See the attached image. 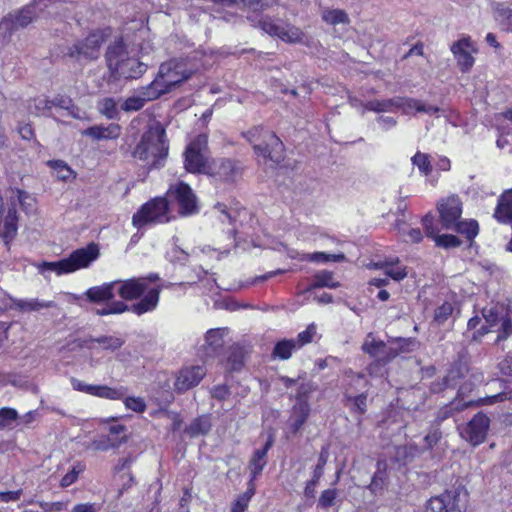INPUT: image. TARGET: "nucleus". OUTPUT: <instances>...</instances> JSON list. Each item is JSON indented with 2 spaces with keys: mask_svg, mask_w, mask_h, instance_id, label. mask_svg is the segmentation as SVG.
<instances>
[{
  "mask_svg": "<svg viewBox=\"0 0 512 512\" xmlns=\"http://www.w3.org/2000/svg\"><path fill=\"white\" fill-rule=\"evenodd\" d=\"M134 461L135 457L131 454L120 458L115 466V471L119 474L130 472L131 465Z\"/></svg>",
  "mask_w": 512,
  "mask_h": 512,
  "instance_id": "61",
  "label": "nucleus"
},
{
  "mask_svg": "<svg viewBox=\"0 0 512 512\" xmlns=\"http://www.w3.org/2000/svg\"><path fill=\"white\" fill-rule=\"evenodd\" d=\"M453 310H454V308L451 303L444 302L441 306H439L435 310V314H434L435 321H437L440 324L444 323L449 318V316L452 315Z\"/></svg>",
  "mask_w": 512,
  "mask_h": 512,
  "instance_id": "55",
  "label": "nucleus"
},
{
  "mask_svg": "<svg viewBox=\"0 0 512 512\" xmlns=\"http://www.w3.org/2000/svg\"><path fill=\"white\" fill-rule=\"evenodd\" d=\"M223 330L221 329H210L205 336V341L212 350H216L222 347L223 341Z\"/></svg>",
  "mask_w": 512,
  "mask_h": 512,
  "instance_id": "53",
  "label": "nucleus"
},
{
  "mask_svg": "<svg viewBox=\"0 0 512 512\" xmlns=\"http://www.w3.org/2000/svg\"><path fill=\"white\" fill-rule=\"evenodd\" d=\"M49 1L50 0H33L32 3L8 13L6 17L10 18L15 30L25 28L38 17L43 7H48L47 2Z\"/></svg>",
  "mask_w": 512,
  "mask_h": 512,
  "instance_id": "19",
  "label": "nucleus"
},
{
  "mask_svg": "<svg viewBox=\"0 0 512 512\" xmlns=\"http://www.w3.org/2000/svg\"><path fill=\"white\" fill-rule=\"evenodd\" d=\"M243 137L252 144L257 156L279 164L284 159V145L279 137L271 130L255 126L243 133Z\"/></svg>",
  "mask_w": 512,
  "mask_h": 512,
  "instance_id": "5",
  "label": "nucleus"
},
{
  "mask_svg": "<svg viewBox=\"0 0 512 512\" xmlns=\"http://www.w3.org/2000/svg\"><path fill=\"white\" fill-rule=\"evenodd\" d=\"M467 492L461 488L445 491L439 496L429 499L426 506V512H449L451 510H460V502L465 501Z\"/></svg>",
  "mask_w": 512,
  "mask_h": 512,
  "instance_id": "15",
  "label": "nucleus"
},
{
  "mask_svg": "<svg viewBox=\"0 0 512 512\" xmlns=\"http://www.w3.org/2000/svg\"><path fill=\"white\" fill-rule=\"evenodd\" d=\"M473 404V401H463V400H460L458 399V397L452 401L450 403L449 406H447L444 411H443V419L444 418H448L449 416H451V412L452 411H462L466 408H468L469 406H471Z\"/></svg>",
  "mask_w": 512,
  "mask_h": 512,
  "instance_id": "58",
  "label": "nucleus"
},
{
  "mask_svg": "<svg viewBox=\"0 0 512 512\" xmlns=\"http://www.w3.org/2000/svg\"><path fill=\"white\" fill-rule=\"evenodd\" d=\"M298 260L309 261L317 263H325L329 261L342 262L345 260V255L340 254H329L325 252H314V253H302L298 255Z\"/></svg>",
  "mask_w": 512,
  "mask_h": 512,
  "instance_id": "33",
  "label": "nucleus"
},
{
  "mask_svg": "<svg viewBox=\"0 0 512 512\" xmlns=\"http://www.w3.org/2000/svg\"><path fill=\"white\" fill-rule=\"evenodd\" d=\"M463 377H464V375H463L462 367L459 365L453 366L448 371L447 375L443 378L442 384L433 383L431 386V390L434 393H438L441 390H443L444 388L456 387L459 383V380Z\"/></svg>",
  "mask_w": 512,
  "mask_h": 512,
  "instance_id": "31",
  "label": "nucleus"
},
{
  "mask_svg": "<svg viewBox=\"0 0 512 512\" xmlns=\"http://www.w3.org/2000/svg\"><path fill=\"white\" fill-rule=\"evenodd\" d=\"M396 97L385 100H371L365 103V109L374 112H394L396 111Z\"/></svg>",
  "mask_w": 512,
  "mask_h": 512,
  "instance_id": "44",
  "label": "nucleus"
},
{
  "mask_svg": "<svg viewBox=\"0 0 512 512\" xmlns=\"http://www.w3.org/2000/svg\"><path fill=\"white\" fill-rule=\"evenodd\" d=\"M207 371L203 365L185 366L176 375L174 388L179 393L186 392L197 386L205 377Z\"/></svg>",
  "mask_w": 512,
  "mask_h": 512,
  "instance_id": "21",
  "label": "nucleus"
},
{
  "mask_svg": "<svg viewBox=\"0 0 512 512\" xmlns=\"http://www.w3.org/2000/svg\"><path fill=\"white\" fill-rule=\"evenodd\" d=\"M212 427L210 417L207 415L200 416L194 419L189 427L187 428V433L191 437H196L199 435L207 434Z\"/></svg>",
  "mask_w": 512,
  "mask_h": 512,
  "instance_id": "39",
  "label": "nucleus"
},
{
  "mask_svg": "<svg viewBox=\"0 0 512 512\" xmlns=\"http://www.w3.org/2000/svg\"><path fill=\"white\" fill-rule=\"evenodd\" d=\"M110 35V29H97L90 32L83 40L68 47L67 54L77 60H95L100 55L101 45Z\"/></svg>",
  "mask_w": 512,
  "mask_h": 512,
  "instance_id": "9",
  "label": "nucleus"
},
{
  "mask_svg": "<svg viewBox=\"0 0 512 512\" xmlns=\"http://www.w3.org/2000/svg\"><path fill=\"white\" fill-rule=\"evenodd\" d=\"M494 217L501 223L512 221V189L505 191L499 197Z\"/></svg>",
  "mask_w": 512,
  "mask_h": 512,
  "instance_id": "30",
  "label": "nucleus"
},
{
  "mask_svg": "<svg viewBox=\"0 0 512 512\" xmlns=\"http://www.w3.org/2000/svg\"><path fill=\"white\" fill-rule=\"evenodd\" d=\"M160 277L157 273H150L144 277H133L125 280H116V292L124 300H140L129 306L130 312L141 316L154 311L160 299L163 286L158 283Z\"/></svg>",
  "mask_w": 512,
  "mask_h": 512,
  "instance_id": "1",
  "label": "nucleus"
},
{
  "mask_svg": "<svg viewBox=\"0 0 512 512\" xmlns=\"http://www.w3.org/2000/svg\"><path fill=\"white\" fill-rule=\"evenodd\" d=\"M105 59L108 69L115 79H138L149 66L140 57L132 55V51L129 50L122 38L108 46Z\"/></svg>",
  "mask_w": 512,
  "mask_h": 512,
  "instance_id": "2",
  "label": "nucleus"
},
{
  "mask_svg": "<svg viewBox=\"0 0 512 512\" xmlns=\"http://www.w3.org/2000/svg\"><path fill=\"white\" fill-rule=\"evenodd\" d=\"M494 17L503 30L512 32V9L497 3L494 8Z\"/></svg>",
  "mask_w": 512,
  "mask_h": 512,
  "instance_id": "37",
  "label": "nucleus"
},
{
  "mask_svg": "<svg viewBox=\"0 0 512 512\" xmlns=\"http://www.w3.org/2000/svg\"><path fill=\"white\" fill-rule=\"evenodd\" d=\"M129 310V306L122 301H114L105 308L97 309L95 313L99 316L121 314Z\"/></svg>",
  "mask_w": 512,
  "mask_h": 512,
  "instance_id": "52",
  "label": "nucleus"
},
{
  "mask_svg": "<svg viewBox=\"0 0 512 512\" xmlns=\"http://www.w3.org/2000/svg\"><path fill=\"white\" fill-rule=\"evenodd\" d=\"M60 108L68 110L69 113L75 117L79 118V116L74 112L75 106L72 103V100L70 97L65 95H57L51 100V108Z\"/></svg>",
  "mask_w": 512,
  "mask_h": 512,
  "instance_id": "50",
  "label": "nucleus"
},
{
  "mask_svg": "<svg viewBox=\"0 0 512 512\" xmlns=\"http://www.w3.org/2000/svg\"><path fill=\"white\" fill-rule=\"evenodd\" d=\"M208 139L204 134L195 137L187 146L184 153L185 169L190 173L206 174L210 166L208 156Z\"/></svg>",
  "mask_w": 512,
  "mask_h": 512,
  "instance_id": "10",
  "label": "nucleus"
},
{
  "mask_svg": "<svg viewBox=\"0 0 512 512\" xmlns=\"http://www.w3.org/2000/svg\"><path fill=\"white\" fill-rule=\"evenodd\" d=\"M340 283L334 279V274L327 270H322L315 274L311 288H337Z\"/></svg>",
  "mask_w": 512,
  "mask_h": 512,
  "instance_id": "41",
  "label": "nucleus"
},
{
  "mask_svg": "<svg viewBox=\"0 0 512 512\" xmlns=\"http://www.w3.org/2000/svg\"><path fill=\"white\" fill-rule=\"evenodd\" d=\"M192 75V70L182 60L172 59L162 63L155 79L150 83L158 96L171 92Z\"/></svg>",
  "mask_w": 512,
  "mask_h": 512,
  "instance_id": "6",
  "label": "nucleus"
},
{
  "mask_svg": "<svg viewBox=\"0 0 512 512\" xmlns=\"http://www.w3.org/2000/svg\"><path fill=\"white\" fill-rule=\"evenodd\" d=\"M241 172V167L237 162L230 159H217L210 163L206 174L215 181L230 184L240 178Z\"/></svg>",
  "mask_w": 512,
  "mask_h": 512,
  "instance_id": "17",
  "label": "nucleus"
},
{
  "mask_svg": "<svg viewBox=\"0 0 512 512\" xmlns=\"http://www.w3.org/2000/svg\"><path fill=\"white\" fill-rule=\"evenodd\" d=\"M452 230L465 235L467 239L471 240L478 234L479 226L475 220H458Z\"/></svg>",
  "mask_w": 512,
  "mask_h": 512,
  "instance_id": "45",
  "label": "nucleus"
},
{
  "mask_svg": "<svg viewBox=\"0 0 512 512\" xmlns=\"http://www.w3.org/2000/svg\"><path fill=\"white\" fill-rule=\"evenodd\" d=\"M272 444H273L272 439H269L263 448L257 449L253 453V455L250 459V462H249V470L251 473V478L249 481H252V483H254L257 476H259L261 474L264 467L266 466L267 453H268L269 449L271 448Z\"/></svg>",
  "mask_w": 512,
  "mask_h": 512,
  "instance_id": "28",
  "label": "nucleus"
},
{
  "mask_svg": "<svg viewBox=\"0 0 512 512\" xmlns=\"http://www.w3.org/2000/svg\"><path fill=\"white\" fill-rule=\"evenodd\" d=\"M483 317L489 327H482L480 335H484L492 329L498 332L496 341H502L512 335V323L507 310L503 305H493L486 307L482 311Z\"/></svg>",
  "mask_w": 512,
  "mask_h": 512,
  "instance_id": "11",
  "label": "nucleus"
},
{
  "mask_svg": "<svg viewBox=\"0 0 512 512\" xmlns=\"http://www.w3.org/2000/svg\"><path fill=\"white\" fill-rule=\"evenodd\" d=\"M171 220L169 202L165 197H155L144 203L132 217V225L142 229L149 225L163 224Z\"/></svg>",
  "mask_w": 512,
  "mask_h": 512,
  "instance_id": "8",
  "label": "nucleus"
},
{
  "mask_svg": "<svg viewBox=\"0 0 512 512\" xmlns=\"http://www.w3.org/2000/svg\"><path fill=\"white\" fill-rule=\"evenodd\" d=\"M396 102V110L401 109L402 112L406 115L415 113H425L435 114L436 116H438V113L441 111V109L438 106L428 104L415 98L396 97Z\"/></svg>",
  "mask_w": 512,
  "mask_h": 512,
  "instance_id": "23",
  "label": "nucleus"
},
{
  "mask_svg": "<svg viewBox=\"0 0 512 512\" xmlns=\"http://www.w3.org/2000/svg\"><path fill=\"white\" fill-rule=\"evenodd\" d=\"M296 349H298L296 340L284 339L276 343L272 355L274 358L287 360Z\"/></svg>",
  "mask_w": 512,
  "mask_h": 512,
  "instance_id": "35",
  "label": "nucleus"
},
{
  "mask_svg": "<svg viewBox=\"0 0 512 512\" xmlns=\"http://www.w3.org/2000/svg\"><path fill=\"white\" fill-rule=\"evenodd\" d=\"M255 494V484L252 481H249L247 490L239 495L234 501L231 512H245L248 507V504Z\"/></svg>",
  "mask_w": 512,
  "mask_h": 512,
  "instance_id": "43",
  "label": "nucleus"
},
{
  "mask_svg": "<svg viewBox=\"0 0 512 512\" xmlns=\"http://www.w3.org/2000/svg\"><path fill=\"white\" fill-rule=\"evenodd\" d=\"M322 20L332 26L338 24H349L348 14L341 9H324L321 13Z\"/></svg>",
  "mask_w": 512,
  "mask_h": 512,
  "instance_id": "36",
  "label": "nucleus"
},
{
  "mask_svg": "<svg viewBox=\"0 0 512 512\" xmlns=\"http://www.w3.org/2000/svg\"><path fill=\"white\" fill-rule=\"evenodd\" d=\"M71 385L76 391L109 400H120L127 394V388L124 386L92 385L76 378H71Z\"/></svg>",
  "mask_w": 512,
  "mask_h": 512,
  "instance_id": "18",
  "label": "nucleus"
},
{
  "mask_svg": "<svg viewBox=\"0 0 512 512\" xmlns=\"http://www.w3.org/2000/svg\"><path fill=\"white\" fill-rule=\"evenodd\" d=\"M327 460H328V451L326 448H322L319 458H318V463L313 470L312 476H314V478L320 479L322 477V475L324 473V467L327 463Z\"/></svg>",
  "mask_w": 512,
  "mask_h": 512,
  "instance_id": "60",
  "label": "nucleus"
},
{
  "mask_svg": "<svg viewBox=\"0 0 512 512\" xmlns=\"http://www.w3.org/2000/svg\"><path fill=\"white\" fill-rule=\"evenodd\" d=\"M153 89L150 84L138 89L135 95L128 97L124 101L122 109L127 112L138 111L144 107L146 102L158 99V93Z\"/></svg>",
  "mask_w": 512,
  "mask_h": 512,
  "instance_id": "24",
  "label": "nucleus"
},
{
  "mask_svg": "<svg viewBox=\"0 0 512 512\" xmlns=\"http://www.w3.org/2000/svg\"><path fill=\"white\" fill-rule=\"evenodd\" d=\"M82 134L94 140H112L120 136L121 128L116 123H111L107 126L95 125L85 129Z\"/></svg>",
  "mask_w": 512,
  "mask_h": 512,
  "instance_id": "27",
  "label": "nucleus"
},
{
  "mask_svg": "<svg viewBox=\"0 0 512 512\" xmlns=\"http://www.w3.org/2000/svg\"><path fill=\"white\" fill-rule=\"evenodd\" d=\"M14 306L21 311L31 312L39 311L41 309L52 308L55 306L53 301H44L39 299H17L14 301Z\"/></svg>",
  "mask_w": 512,
  "mask_h": 512,
  "instance_id": "32",
  "label": "nucleus"
},
{
  "mask_svg": "<svg viewBox=\"0 0 512 512\" xmlns=\"http://www.w3.org/2000/svg\"><path fill=\"white\" fill-rule=\"evenodd\" d=\"M99 256V246L92 242L85 247L74 250L66 258L54 262H38L34 264V267L44 278L48 279L51 273L62 276L80 269L88 268Z\"/></svg>",
  "mask_w": 512,
  "mask_h": 512,
  "instance_id": "3",
  "label": "nucleus"
},
{
  "mask_svg": "<svg viewBox=\"0 0 512 512\" xmlns=\"http://www.w3.org/2000/svg\"><path fill=\"white\" fill-rule=\"evenodd\" d=\"M369 267L383 270L386 276L395 281L403 280L408 274L406 267L399 265L398 258H390L384 261L374 262L371 263Z\"/></svg>",
  "mask_w": 512,
  "mask_h": 512,
  "instance_id": "25",
  "label": "nucleus"
},
{
  "mask_svg": "<svg viewBox=\"0 0 512 512\" xmlns=\"http://www.w3.org/2000/svg\"><path fill=\"white\" fill-rule=\"evenodd\" d=\"M336 489H327L324 490L318 500V506L321 508H328L334 505L335 499L337 497Z\"/></svg>",
  "mask_w": 512,
  "mask_h": 512,
  "instance_id": "57",
  "label": "nucleus"
},
{
  "mask_svg": "<svg viewBox=\"0 0 512 512\" xmlns=\"http://www.w3.org/2000/svg\"><path fill=\"white\" fill-rule=\"evenodd\" d=\"M441 224L445 229H452L462 215V202L457 195L441 199L437 204Z\"/></svg>",
  "mask_w": 512,
  "mask_h": 512,
  "instance_id": "20",
  "label": "nucleus"
},
{
  "mask_svg": "<svg viewBox=\"0 0 512 512\" xmlns=\"http://www.w3.org/2000/svg\"><path fill=\"white\" fill-rule=\"evenodd\" d=\"M124 398V404L127 409H130L134 412L142 413L146 409V403L141 397H126Z\"/></svg>",
  "mask_w": 512,
  "mask_h": 512,
  "instance_id": "56",
  "label": "nucleus"
},
{
  "mask_svg": "<svg viewBox=\"0 0 512 512\" xmlns=\"http://www.w3.org/2000/svg\"><path fill=\"white\" fill-rule=\"evenodd\" d=\"M489 426L488 416L479 412L460 430V435L471 445L478 446L485 441Z\"/></svg>",
  "mask_w": 512,
  "mask_h": 512,
  "instance_id": "16",
  "label": "nucleus"
},
{
  "mask_svg": "<svg viewBox=\"0 0 512 512\" xmlns=\"http://www.w3.org/2000/svg\"><path fill=\"white\" fill-rule=\"evenodd\" d=\"M450 51L456 60L459 70L462 73L470 72L475 64L474 54L478 52V48L471 37L462 36L452 43Z\"/></svg>",
  "mask_w": 512,
  "mask_h": 512,
  "instance_id": "14",
  "label": "nucleus"
},
{
  "mask_svg": "<svg viewBox=\"0 0 512 512\" xmlns=\"http://www.w3.org/2000/svg\"><path fill=\"white\" fill-rule=\"evenodd\" d=\"M362 350L371 357L385 362L396 357L400 352L396 348L388 347L382 340L376 339L372 333H369L364 339Z\"/></svg>",
  "mask_w": 512,
  "mask_h": 512,
  "instance_id": "22",
  "label": "nucleus"
},
{
  "mask_svg": "<svg viewBox=\"0 0 512 512\" xmlns=\"http://www.w3.org/2000/svg\"><path fill=\"white\" fill-rule=\"evenodd\" d=\"M248 20L254 27L260 28L265 33L277 37L283 42L289 44H306V34L295 25L275 20L269 16H263L257 21L253 17H248Z\"/></svg>",
  "mask_w": 512,
  "mask_h": 512,
  "instance_id": "7",
  "label": "nucleus"
},
{
  "mask_svg": "<svg viewBox=\"0 0 512 512\" xmlns=\"http://www.w3.org/2000/svg\"><path fill=\"white\" fill-rule=\"evenodd\" d=\"M89 342L90 343L88 344V347L91 349H94L95 343H98L104 350H109L112 352L121 348L124 344V340L116 336H101L98 338H92Z\"/></svg>",
  "mask_w": 512,
  "mask_h": 512,
  "instance_id": "40",
  "label": "nucleus"
},
{
  "mask_svg": "<svg viewBox=\"0 0 512 512\" xmlns=\"http://www.w3.org/2000/svg\"><path fill=\"white\" fill-rule=\"evenodd\" d=\"M15 31L16 30L14 29L10 18L4 16L0 21V48L4 47L10 42L11 37Z\"/></svg>",
  "mask_w": 512,
  "mask_h": 512,
  "instance_id": "49",
  "label": "nucleus"
},
{
  "mask_svg": "<svg viewBox=\"0 0 512 512\" xmlns=\"http://www.w3.org/2000/svg\"><path fill=\"white\" fill-rule=\"evenodd\" d=\"M47 165L55 172L59 180L67 181L73 177V170L62 160H49Z\"/></svg>",
  "mask_w": 512,
  "mask_h": 512,
  "instance_id": "47",
  "label": "nucleus"
},
{
  "mask_svg": "<svg viewBox=\"0 0 512 512\" xmlns=\"http://www.w3.org/2000/svg\"><path fill=\"white\" fill-rule=\"evenodd\" d=\"M34 199L26 192L21 190H12L9 202L6 204L7 207H14L19 204L24 210L32 208Z\"/></svg>",
  "mask_w": 512,
  "mask_h": 512,
  "instance_id": "42",
  "label": "nucleus"
},
{
  "mask_svg": "<svg viewBox=\"0 0 512 512\" xmlns=\"http://www.w3.org/2000/svg\"><path fill=\"white\" fill-rule=\"evenodd\" d=\"M310 391V387L306 384H302L298 388L296 402L292 407L288 421L289 429L293 434H297L300 431L310 415L311 408L308 402Z\"/></svg>",
  "mask_w": 512,
  "mask_h": 512,
  "instance_id": "13",
  "label": "nucleus"
},
{
  "mask_svg": "<svg viewBox=\"0 0 512 512\" xmlns=\"http://www.w3.org/2000/svg\"><path fill=\"white\" fill-rule=\"evenodd\" d=\"M230 395V390L226 385H217L211 389V396L217 400L223 401Z\"/></svg>",
  "mask_w": 512,
  "mask_h": 512,
  "instance_id": "63",
  "label": "nucleus"
},
{
  "mask_svg": "<svg viewBox=\"0 0 512 512\" xmlns=\"http://www.w3.org/2000/svg\"><path fill=\"white\" fill-rule=\"evenodd\" d=\"M85 470V465L78 462L73 465L72 469L67 472L61 479L60 485L61 487H68L72 485L77 479L78 476Z\"/></svg>",
  "mask_w": 512,
  "mask_h": 512,
  "instance_id": "51",
  "label": "nucleus"
},
{
  "mask_svg": "<svg viewBox=\"0 0 512 512\" xmlns=\"http://www.w3.org/2000/svg\"><path fill=\"white\" fill-rule=\"evenodd\" d=\"M167 195L178 206V212L182 216H190L198 213V199L191 187L184 183L178 182L171 185L167 191Z\"/></svg>",
  "mask_w": 512,
  "mask_h": 512,
  "instance_id": "12",
  "label": "nucleus"
},
{
  "mask_svg": "<svg viewBox=\"0 0 512 512\" xmlns=\"http://www.w3.org/2000/svg\"><path fill=\"white\" fill-rule=\"evenodd\" d=\"M28 110L33 115L49 116L52 114L51 100L45 96H38L29 102Z\"/></svg>",
  "mask_w": 512,
  "mask_h": 512,
  "instance_id": "38",
  "label": "nucleus"
},
{
  "mask_svg": "<svg viewBox=\"0 0 512 512\" xmlns=\"http://www.w3.org/2000/svg\"><path fill=\"white\" fill-rule=\"evenodd\" d=\"M97 109L100 114L108 119H115L118 116L116 101L111 97H105L98 101Z\"/></svg>",
  "mask_w": 512,
  "mask_h": 512,
  "instance_id": "46",
  "label": "nucleus"
},
{
  "mask_svg": "<svg viewBox=\"0 0 512 512\" xmlns=\"http://www.w3.org/2000/svg\"><path fill=\"white\" fill-rule=\"evenodd\" d=\"M411 162L414 166H416L418 168L419 172L422 175L429 176L431 174L432 165H431L430 156L428 154L418 151L411 158Z\"/></svg>",
  "mask_w": 512,
  "mask_h": 512,
  "instance_id": "48",
  "label": "nucleus"
},
{
  "mask_svg": "<svg viewBox=\"0 0 512 512\" xmlns=\"http://www.w3.org/2000/svg\"><path fill=\"white\" fill-rule=\"evenodd\" d=\"M168 154L165 130L160 125L151 126L134 150V157L145 161L149 168H158Z\"/></svg>",
  "mask_w": 512,
  "mask_h": 512,
  "instance_id": "4",
  "label": "nucleus"
},
{
  "mask_svg": "<svg viewBox=\"0 0 512 512\" xmlns=\"http://www.w3.org/2000/svg\"><path fill=\"white\" fill-rule=\"evenodd\" d=\"M18 418V413L15 409L3 407L0 409V429L10 426Z\"/></svg>",
  "mask_w": 512,
  "mask_h": 512,
  "instance_id": "54",
  "label": "nucleus"
},
{
  "mask_svg": "<svg viewBox=\"0 0 512 512\" xmlns=\"http://www.w3.org/2000/svg\"><path fill=\"white\" fill-rule=\"evenodd\" d=\"M127 438L122 436L121 438H111L109 436H100L93 440L90 444V448L94 451H108L110 449L118 448L121 444L125 443Z\"/></svg>",
  "mask_w": 512,
  "mask_h": 512,
  "instance_id": "34",
  "label": "nucleus"
},
{
  "mask_svg": "<svg viewBox=\"0 0 512 512\" xmlns=\"http://www.w3.org/2000/svg\"><path fill=\"white\" fill-rule=\"evenodd\" d=\"M215 212L219 213L218 218L223 222L232 223V215L229 212L224 204L218 203L214 207Z\"/></svg>",
  "mask_w": 512,
  "mask_h": 512,
  "instance_id": "64",
  "label": "nucleus"
},
{
  "mask_svg": "<svg viewBox=\"0 0 512 512\" xmlns=\"http://www.w3.org/2000/svg\"><path fill=\"white\" fill-rule=\"evenodd\" d=\"M115 281L104 283L99 286L89 288L85 292L87 299L94 303L106 302L114 298L116 292Z\"/></svg>",
  "mask_w": 512,
  "mask_h": 512,
  "instance_id": "29",
  "label": "nucleus"
},
{
  "mask_svg": "<svg viewBox=\"0 0 512 512\" xmlns=\"http://www.w3.org/2000/svg\"><path fill=\"white\" fill-rule=\"evenodd\" d=\"M385 480V472L378 470L372 477V481L369 485V489L372 493L376 494L383 489Z\"/></svg>",
  "mask_w": 512,
  "mask_h": 512,
  "instance_id": "62",
  "label": "nucleus"
},
{
  "mask_svg": "<svg viewBox=\"0 0 512 512\" xmlns=\"http://www.w3.org/2000/svg\"><path fill=\"white\" fill-rule=\"evenodd\" d=\"M423 225L428 237L432 238L437 246L444 248H454L461 245V241L454 235H437L433 228V219L429 216L423 218Z\"/></svg>",
  "mask_w": 512,
  "mask_h": 512,
  "instance_id": "26",
  "label": "nucleus"
},
{
  "mask_svg": "<svg viewBox=\"0 0 512 512\" xmlns=\"http://www.w3.org/2000/svg\"><path fill=\"white\" fill-rule=\"evenodd\" d=\"M316 334V326L314 324H310L306 330L300 332L297 336L296 342L297 347L300 348L305 344L310 343L313 340V337Z\"/></svg>",
  "mask_w": 512,
  "mask_h": 512,
  "instance_id": "59",
  "label": "nucleus"
}]
</instances>
